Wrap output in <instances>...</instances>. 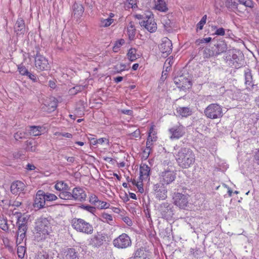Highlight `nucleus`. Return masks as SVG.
I'll return each mask as SVG.
<instances>
[{
  "mask_svg": "<svg viewBox=\"0 0 259 259\" xmlns=\"http://www.w3.org/2000/svg\"><path fill=\"white\" fill-rule=\"evenodd\" d=\"M175 157L178 165L182 168H188L195 162V154L190 148H181L175 153Z\"/></svg>",
  "mask_w": 259,
  "mask_h": 259,
  "instance_id": "nucleus-1",
  "label": "nucleus"
},
{
  "mask_svg": "<svg viewBox=\"0 0 259 259\" xmlns=\"http://www.w3.org/2000/svg\"><path fill=\"white\" fill-rule=\"evenodd\" d=\"M204 114L211 119L221 118L223 116L222 107L217 103L210 104L204 109Z\"/></svg>",
  "mask_w": 259,
  "mask_h": 259,
  "instance_id": "nucleus-2",
  "label": "nucleus"
},
{
  "mask_svg": "<svg viewBox=\"0 0 259 259\" xmlns=\"http://www.w3.org/2000/svg\"><path fill=\"white\" fill-rule=\"evenodd\" d=\"M35 231L41 238H45L46 235H49L51 231V224L47 219L40 218L35 223Z\"/></svg>",
  "mask_w": 259,
  "mask_h": 259,
  "instance_id": "nucleus-3",
  "label": "nucleus"
},
{
  "mask_svg": "<svg viewBox=\"0 0 259 259\" xmlns=\"http://www.w3.org/2000/svg\"><path fill=\"white\" fill-rule=\"evenodd\" d=\"M71 223L72 227L77 231L88 234H91L93 232V226L83 219L74 218Z\"/></svg>",
  "mask_w": 259,
  "mask_h": 259,
  "instance_id": "nucleus-4",
  "label": "nucleus"
},
{
  "mask_svg": "<svg viewBox=\"0 0 259 259\" xmlns=\"http://www.w3.org/2000/svg\"><path fill=\"white\" fill-rule=\"evenodd\" d=\"M176 173L172 170L171 165L168 166L166 168H164L159 175L160 183L163 185H168L171 183L176 179Z\"/></svg>",
  "mask_w": 259,
  "mask_h": 259,
  "instance_id": "nucleus-5",
  "label": "nucleus"
},
{
  "mask_svg": "<svg viewBox=\"0 0 259 259\" xmlns=\"http://www.w3.org/2000/svg\"><path fill=\"white\" fill-rule=\"evenodd\" d=\"M239 55L234 51L229 52L225 58L227 64L231 67L239 68L243 65L242 56L238 52Z\"/></svg>",
  "mask_w": 259,
  "mask_h": 259,
  "instance_id": "nucleus-6",
  "label": "nucleus"
},
{
  "mask_svg": "<svg viewBox=\"0 0 259 259\" xmlns=\"http://www.w3.org/2000/svg\"><path fill=\"white\" fill-rule=\"evenodd\" d=\"M113 245L118 249H125L132 245V240L130 236L122 233L113 240Z\"/></svg>",
  "mask_w": 259,
  "mask_h": 259,
  "instance_id": "nucleus-7",
  "label": "nucleus"
},
{
  "mask_svg": "<svg viewBox=\"0 0 259 259\" xmlns=\"http://www.w3.org/2000/svg\"><path fill=\"white\" fill-rule=\"evenodd\" d=\"M244 84L246 89L249 91H257L259 87L255 80L253 79L251 70L249 68H246L244 71Z\"/></svg>",
  "mask_w": 259,
  "mask_h": 259,
  "instance_id": "nucleus-8",
  "label": "nucleus"
},
{
  "mask_svg": "<svg viewBox=\"0 0 259 259\" xmlns=\"http://www.w3.org/2000/svg\"><path fill=\"white\" fill-rule=\"evenodd\" d=\"M158 209L162 218L167 220H171L174 214L172 204L167 202L162 203Z\"/></svg>",
  "mask_w": 259,
  "mask_h": 259,
  "instance_id": "nucleus-9",
  "label": "nucleus"
},
{
  "mask_svg": "<svg viewBox=\"0 0 259 259\" xmlns=\"http://www.w3.org/2000/svg\"><path fill=\"white\" fill-rule=\"evenodd\" d=\"M34 64L36 70L38 71L48 70L50 68L48 59L40 55L38 52L35 56Z\"/></svg>",
  "mask_w": 259,
  "mask_h": 259,
  "instance_id": "nucleus-10",
  "label": "nucleus"
},
{
  "mask_svg": "<svg viewBox=\"0 0 259 259\" xmlns=\"http://www.w3.org/2000/svg\"><path fill=\"white\" fill-rule=\"evenodd\" d=\"M188 199V195L179 192L175 193L172 196L174 204L181 209H185L187 206L189 202Z\"/></svg>",
  "mask_w": 259,
  "mask_h": 259,
  "instance_id": "nucleus-11",
  "label": "nucleus"
},
{
  "mask_svg": "<svg viewBox=\"0 0 259 259\" xmlns=\"http://www.w3.org/2000/svg\"><path fill=\"white\" fill-rule=\"evenodd\" d=\"M168 132L170 135V139H179L184 135L185 128L181 124L176 125L170 128Z\"/></svg>",
  "mask_w": 259,
  "mask_h": 259,
  "instance_id": "nucleus-12",
  "label": "nucleus"
},
{
  "mask_svg": "<svg viewBox=\"0 0 259 259\" xmlns=\"http://www.w3.org/2000/svg\"><path fill=\"white\" fill-rule=\"evenodd\" d=\"M153 190L156 198L159 200H164L167 197V189L164 185L157 183L154 185Z\"/></svg>",
  "mask_w": 259,
  "mask_h": 259,
  "instance_id": "nucleus-13",
  "label": "nucleus"
},
{
  "mask_svg": "<svg viewBox=\"0 0 259 259\" xmlns=\"http://www.w3.org/2000/svg\"><path fill=\"white\" fill-rule=\"evenodd\" d=\"M45 192L42 190H38L36 195L33 203V207L37 209L44 207L46 204Z\"/></svg>",
  "mask_w": 259,
  "mask_h": 259,
  "instance_id": "nucleus-14",
  "label": "nucleus"
},
{
  "mask_svg": "<svg viewBox=\"0 0 259 259\" xmlns=\"http://www.w3.org/2000/svg\"><path fill=\"white\" fill-rule=\"evenodd\" d=\"M106 241V237L101 232H98L92 236L89 240V245L94 247L101 246Z\"/></svg>",
  "mask_w": 259,
  "mask_h": 259,
  "instance_id": "nucleus-15",
  "label": "nucleus"
},
{
  "mask_svg": "<svg viewBox=\"0 0 259 259\" xmlns=\"http://www.w3.org/2000/svg\"><path fill=\"white\" fill-rule=\"evenodd\" d=\"M153 16L150 15L146 21L143 20L140 22L141 26L144 27L150 33L155 32L157 28Z\"/></svg>",
  "mask_w": 259,
  "mask_h": 259,
  "instance_id": "nucleus-16",
  "label": "nucleus"
},
{
  "mask_svg": "<svg viewBox=\"0 0 259 259\" xmlns=\"http://www.w3.org/2000/svg\"><path fill=\"white\" fill-rule=\"evenodd\" d=\"M71 195L72 200L78 201H83L87 197L85 191L79 187L74 188L72 191Z\"/></svg>",
  "mask_w": 259,
  "mask_h": 259,
  "instance_id": "nucleus-17",
  "label": "nucleus"
},
{
  "mask_svg": "<svg viewBox=\"0 0 259 259\" xmlns=\"http://www.w3.org/2000/svg\"><path fill=\"white\" fill-rule=\"evenodd\" d=\"M172 46L171 41L167 37H164L159 45V49L162 54H166L167 56L171 52Z\"/></svg>",
  "mask_w": 259,
  "mask_h": 259,
  "instance_id": "nucleus-18",
  "label": "nucleus"
},
{
  "mask_svg": "<svg viewBox=\"0 0 259 259\" xmlns=\"http://www.w3.org/2000/svg\"><path fill=\"white\" fill-rule=\"evenodd\" d=\"M175 82L178 88L183 90L189 89L192 86L191 81L183 76L176 77L175 78Z\"/></svg>",
  "mask_w": 259,
  "mask_h": 259,
  "instance_id": "nucleus-19",
  "label": "nucleus"
},
{
  "mask_svg": "<svg viewBox=\"0 0 259 259\" xmlns=\"http://www.w3.org/2000/svg\"><path fill=\"white\" fill-rule=\"evenodd\" d=\"M27 229V226L21 225L18 226L17 237L16 239V243L17 244H22L24 240L26 241V233Z\"/></svg>",
  "mask_w": 259,
  "mask_h": 259,
  "instance_id": "nucleus-20",
  "label": "nucleus"
},
{
  "mask_svg": "<svg viewBox=\"0 0 259 259\" xmlns=\"http://www.w3.org/2000/svg\"><path fill=\"white\" fill-rule=\"evenodd\" d=\"M25 187L26 186L23 182L16 181L11 184V191L14 194H19L21 193H24Z\"/></svg>",
  "mask_w": 259,
  "mask_h": 259,
  "instance_id": "nucleus-21",
  "label": "nucleus"
},
{
  "mask_svg": "<svg viewBox=\"0 0 259 259\" xmlns=\"http://www.w3.org/2000/svg\"><path fill=\"white\" fill-rule=\"evenodd\" d=\"M63 259H79L78 253L74 248L65 249L62 252Z\"/></svg>",
  "mask_w": 259,
  "mask_h": 259,
  "instance_id": "nucleus-22",
  "label": "nucleus"
},
{
  "mask_svg": "<svg viewBox=\"0 0 259 259\" xmlns=\"http://www.w3.org/2000/svg\"><path fill=\"white\" fill-rule=\"evenodd\" d=\"M25 23L22 18H18L14 26L15 32L17 35L24 34L25 32Z\"/></svg>",
  "mask_w": 259,
  "mask_h": 259,
  "instance_id": "nucleus-23",
  "label": "nucleus"
},
{
  "mask_svg": "<svg viewBox=\"0 0 259 259\" xmlns=\"http://www.w3.org/2000/svg\"><path fill=\"white\" fill-rule=\"evenodd\" d=\"M72 15L75 18L79 19L82 16L84 8L81 4L75 3L72 6Z\"/></svg>",
  "mask_w": 259,
  "mask_h": 259,
  "instance_id": "nucleus-24",
  "label": "nucleus"
},
{
  "mask_svg": "<svg viewBox=\"0 0 259 259\" xmlns=\"http://www.w3.org/2000/svg\"><path fill=\"white\" fill-rule=\"evenodd\" d=\"M13 214L17 218V225L21 226H27V222L28 218L24 215V214H22L21 212L19 211H13L12 212Z\"/></svg>",
  "mask_w": 259,
  "mask_h": 259,
  "instance_id": "nucleus-25",
  "label": "nucleus"
},
{
  "mask_svg": "<svg viewBox=\"0 0 259 259\" xmlns=\"http://www.w3.org/2000/svg\"><path fill=\"white\" fill-rule=\"evenodd\" d=\"M150 168L146 164H142L140 167V175L141 179L147 180L149 179Z\"/></svg>",
  "mask_w": 259,
  "mask_h": 259,
  "instance_id": "nucleus-26",
  "label": "nucleus"
},
{
  "mask_svg": "<svg viewBox=\"0 0 259 259\" xmlns=\"http://www.w3.org/2000/svg\"><path fill=\"white\" fill-rule=\"evenodd\" d=\"M149 254L143 249H138L134 253L133 259H150Z\"/></svg>",
  "mask_w": 259,
  "mask_h": 259,
  "instance_id": "nucleus-27",
  "label": "nucleus"
},
{
  "mask_svg": "<svg viewBox=\"0 0 259 259\" xmlns=\"http://www.w3.org/2000/svg\"><path fill=\"white\" fill-rule=\"evenodd\" d=\"M156 9L161 12H166L167 8L165 0H154Z\"/></svg>",
  "mask_w": 259,
  "mask_h": 259,
  "instance_id": "nucleus-28",
  "label": "nucleus"
},
{
  "mask_svg": "<svg viewBox=\"0 0 259 259\" xmlns=\"http://www.w3.org/2000/svg\"><path fill=\"white\" fill-rule=\"evenodd\" d=\"M214 46L217 49L215 52L217 56L225 52L227 49V45L224 41H218Z\"/></svg>",
  "mask_w": 259,
  "mask_h": 259,
  "instance_id": "nucleus-29",
  "label": "nucleus"
},
{
  "mask_svg": "<svg viewBox=\"0 0 259 259\" xmlns=\"http://www.w3.org/2000/svg\"><path fill=\"white\" fill-rule=\"evenodd\" d=\"M177 113L182 117H187L192 114V110L189 107H179L177 109Z\"/></svg>",
  "mask_w": 259,
  "mask_h": 259,
  "instance_id": "nucleus-30",
  "label": "nucleus"
},
{
  "mask_svg": "<svg viewBox=\"0 0 259 259\" xmlns=\"http://www.w3.org/2000/svg\"><path fill=\"white\" fill-rule=\"evenodd\" d=\"M28 130L30 135L37 136L40 135L42 127L40 126H30Z\"/></svg>",
  "mask_w": 259,
  "mask_h": 259,
  "instance_id": "nucleus-31",
  "label": "nucleus"
},
{
  "mask_svg": "<svg viewBox=\"0 0 259 259\" xmlns=\"http://www.w3.org/2000/svg\"><path fill=\"white\" fill-rule=\"evenodd\" d=\"M127 32L130 39L133 40L135 36L136 28L135 25L132 22L129 23L127 27Z\"/></svg>",
  "mask_w": 259,
  "mask_h": 259,
  "instance_id": "nucleus-32",
  "label": "nucleus"
},
{
  "mask_svg": "<svg viewBox=\"0 0 259 259\" xmlns=\"http://www.w3.org/2000/svg\"><path fill=\"white\" fill-rule=\"evenodd\" d=\"M216 55L215 51L212 50L210 47H206L203 52V56L204 58H209Z\"/></svg>",
  "mask_w": 259,
  "mask_h": 259,
  "instance_id": "nucleus-33",
  "label": "nucleus"
},
{
  "mask_svg": "<svg viewBox=\"0 0 259 259\" xmlns=\"http://www.w3.org/2000/svg\"><path fill=\"white\" fill-rule=\"evenodd\" d=\"M162 23L166 31L170 32L172 30V23L167 17H164L162 20Z\"/></svg>",
  "mask_w": 259,
  "mask_h": 259,
  "instance_id": "nucleus-34",
  "label": "nucleus"
},
{
  "mask_svg": "<svg viewBox=\"0 0 259 259\" xmlns=\"http://www.w3.org/2000/svg\"><path fill=\"white\" fill-rule=\"evenodd\" d=\"M101 217L102 218L103 222L108 223L111 225H113L114 224L112 217L110 214L107 213H103Z\"/></svg>",
  "mask_w": 259,
  "mask_h": 259,
  "instance_id": "nucleus-35",
  "label": "nucleus"
},
{
  "mask_svg": "<svg viewBox=\"0 0 259 259\" xmlns=\"http://www.w3.org/2000/svg\"><path fill=\"white\" fill-rule=\"evenodd\" d=\"M136 52L137 50L134 48H131L129 50L127 55L131 61H134L138 58V55H137Z\"/></svg>",
  "mask_w": 259,
  "mask_h": 259,
  "instance_id": "nucleus-36",
  "label": "nucleus"
},
{
  "mask_svg": "<svg viewBox=\"0 0 259 259\" xmlns=\"http://www.w3.org/2000/svg\"><path fill=\"white\" fill-rule=\"evenodd\" d=\"M17 244V254L18 257L19 258H23L24 257L26 252V247L24 245H19V244ZM24 245H25V243H24Z\"/></svg>",
  "mask_w": 259,
  "mask_h": 259,
  "instance_id": "nucleus-37",
  "label": "nucleus"
},
{
  "mask_svg": "<svg viewBox=\"0 0 259 259\" xmlns=\"http://www.w3.org/2000/svg\"><path fill=\"white\" fill-rule=\"evenodd\" d=\"M113 22V19L111 18L107 19H102L100 20V26L102 27H107L110 26Z\"/></svg>",
  "mask_w": 259,
  "mask_h": 259,
  "instance_id": "nucleus-38",
  "label": "nucleus"
},
{
  "mask_svg": "<svg viewBox=\"0 0 259 259\" xmlns=\"http://www.w3.org/2000/svg\"><path fill=\"white\" fill-rule=\"evenodd\" d=\"M55 188L57 190L62 192L67 190L68 185L64 182L60 181L55 184Z\"/></svg>",
  "mask_w": 259,
  "mask_h": 259,
  "instance_id": "nucleus-39",
  "label": "nucleus"
},
{
  "mask_svg": "<svg viewBox=\"0 0 259 259\" xmlns=\"http://www.w3.org/2000/svg\"><path fill=\"white\" fill-rule=\"evenodd\" d=\"M59 197L61 199L64 200H72L71 192H69L64 190L60 193L59 195Z\"/></svg>",
  "mask_w": 259,
  "mask_h": 259,
  "instance_id": "nucleus-40",
  "label": "nucleus"
},
{
  "mask_svg": "<svg viewBox=\"0 0 259 259\" xmlns=\"http://www.w3.org/2000/svg\"><path fill=\"white\" fill-rule=\"evenodd\" d=\"M247 10V8L244 7L242 4H238V5L235 7L234 12L238 15H241L245 13Z\"/></svg>",
  "mask_w": 259,
  "mask_h": 259,
  "instance_id": "nucleus-41",
  "label": "nucleus"
},
{
  "mask_svg": "<svg viewBox=\"0 0 259 259\" xmlns=\"http://www.w3.org/2000/svg\"><path fill=\"white\" fill-rule=\"evenodd\" d=\"M35 259H54V258L46 252H40L38 253Z\"/></svg>",
  "mask_w": 259,
  "mask_h": 259,
  "instance_id": "nucleus-42",
  "label": "nucleus"
},
{
  "mask_svg": "<svg viewBox=\"0 0 259 259\" xmlns=\"http://www.w3.org/2000/svg\"><path fill=\"white\" fill-rule=\"evenodd\" d=\"M0 228L5 231L9 230V227L7 224V220L0 217Z\"/></svg>",
  "mask_w": 259,
  "mask_h": 259,
  "instance_id": "nucleus-43",
  "label": "nucleus"
},
{
  "mask_svg": "<svg viewBox=\"0 0 259 259\" xmlns=\"http://www.w3.org/2000/svg\"><path fill=\"white\" fill-rule=\"evenodd\" d=\"M26 150L31 152H34L36 150L35 142L33 141H27L26 142Z\"/></svg>",
  "mask_w": 259,
  "mask_h": 259,
  "instance_id": "nucleus-44",
  "label": "nucleus"
},
{
  "mask_svg": "<svg viewBox=\"0 0 259 259\" xmlns=\"http://www.w3.org/2000/svg\"><path fill=\"white\" fill-rule=\"evenodd\" d=\"M8 204L9 206L19 207L22 204V201H21L20 198H17L15 200H9Z\"/></svg>",
  "mask_w": 259,
  "mask_h": 259,
  "instance_id": "nucleus-45",
  "label": "nucleus"
},
{
  "mask_svg": "<svg viewBox=\"0 0 259 259\" xmlns=\"http://www.w3.org/2000/svg\"><path fill=\"white\" fill-rule=\"evenodd\" d=\"M110 205L109 203L99 200L96 206L99 209H106L109 208Z\"/></svg>",
  "mask_w": 259,
  "mask_h": 259,
  "instance_id": "nucleus-46",
  "label": "nucleus"
},
{
  "mask_svg": "<svg viewBox=\"0 0 259 259\" xmlns=\"http://www.w3.org/2000/svg\"><path fill=\"white\" fill-rule=\"evenodd\" d=\"M239 3L242 4L246 8H252L253 7V3L252 0H240Z\"/></svg>",
  "mask_w": 259,
  "mask_h": 259,
  "instance_id": "nucleus-47",
  "label": "nucleus"
},
{
  "mask_svg": "<svg viewBox=\"0 0 259 259\" xmlns=\"http://www.w3.org/2000/svg\"><path fill=\"white\" fill-rule=\"evenodd\" d=\"M156 140L154 139V138H152L150 136V133H149V135L148 136V137L147 138V142H146V149H149V150L152 151V145H153V141H155Z\"/></svg>",
  "mask_w": 259,
  "mask_h": 259,
  "instance_id": "nucleus-48",
  "label": "nucleus"
},
{
  "mask_svg": "<svg viewBox=\"0 0 259 259\" xmlns=\"http://www.w3.org/2000/svg\"><path fill=\"white\" fill-rule=\"evenodd\" d=\"M45 200L46 201H52L57 199V197L54 194L45 193Z\"/></svg>",
  "mask_w": 259,
  "mask_h": 259,
  "instance_id": "nucleus-49",
  "label": "nucleus"
},
{
  "mask_svg": "<svg viewBox=\"0 0 259 259\" xmlns=\"http://www.w3.org/2000/svg\"><path fill=\"white\" fill-rule=\"evenodd\" d=\"M207 16L204 15L201 18L199 22L197 24V28L199 30H202L203 28L204 25L206 23Z\"/></svg>",
  "mask_w": 259,
  "mask_h": 259,
  "instance_id": "nucleus-50",
  "label": "nucleus"
},
{
  "mask_svg": "<svg viewBox=\"0 0 259 259\" xmlns=\"http://www.w3.org/2000/svg\"><path fill=\"white\" fill-rule=\"evenodd\" d=\"M214 29H216L214 34L218 36H224L225 35V29L222 27L217 28V26H212Z\"/></svg>",
  "mask_w": 259,
  "mask_h": 259,
  "instance_id": "nucleus-51",
  "label": "nucleus"
},
{
  "mask_svg": "<svg viewBox=\"0 0 259 259\" xmlns=\"http://www.w3.org/2000/svg\"><path fill=\"white\" fill-rule=\"evenodd\" d=\"M99 199L98 197L94 194H92L90 195L89 197V202L96 206V205L98 203Z\"/></svg>",
  "mask_w": 259,
  "mask_h": 259,
  "instance_id": "nucleus-52",
  "label": "nucleus"
},
{
  "mask_svg": "<svg viewBox=\"0 0 259 259\" xmlns=\"http://www.w3.org/2000/svg\"><path fill=\"white\" fill-rule=\"evenodd\" d=\"M18 70L19 73L22 75H27L29 72L26 68L22 65H19L18 66Z\"/></svg>",
  "mask_w": 259,
  "mask_h": 259,
  "instance_id": "nucleus-53",
  "label": "nucleus"
},
{
  "mask_svg": "<svg viewBox=\"0 0 259 259\" xmlns=\"http://www.w3.org/2000/svg\"><path fill=\"white\" fill-rule=\"evenodd\" d=\"M239 1L240 0H230L229 2V7L233 12L235 10V7L239 4Z\"/></svg>",
  "mask_w": 259,
  "mask_h": 259,
  "instance_id": "nucleus-54",
  "label": "nucleus"
},
{
  "mask_svg": "<svg viewBox=\"0 0 259 259\" xmlns=\"http://www.w3.org/2000/svg\"><path fill=\"white\" fill-rule=\"evenodd\" d=\"M80 207L84 210H87L88 211H89L91 213H93L95 211V209H96L95 207L90 206V205H81L80 206Z\"/></svg>",
  "mask_w": 259,
  "mask_h": 259,
  "instance_id": "nucleus-55",
  "label": "nucleus"
},
{
  "mask_svg": "<svg viewBox=\"0 0 259 259\" xmlns=\"http://www.w3.org/2000/svg\"><path fill=\"white\" fill-rule=\"evenodd\" d=\"M117 73H120L121 71L126 70V65L124 64H120L119 65H116L114 67Z\"/></svg>",
  "mask_w": 259,
  "mask_h": 259,
  "instance_id": "nucleus-56",
  "label": "nucleus"
},
{
  "mask_svg": "<svg viewBox=\"0 0 259 259\" xmlns=\"http://www.w3.org/2000/svg\"><path fill=\"white\" fill-rule=\"evenodd\" d=\"M25 134L24 133L18 132L14 135V138L16 140H19L25 138Z\"/></svg>",
  "mask_w": 259,
  "mask_h": 259,
  "instance_id": "nucleus-57",
  "label": "nucleus"
},
{
  "mask_svg": "<svg viewBox=\"0 0 259 259\" xmlns=\"http://www.w3.org/2000/svg\"><path fill=\"white\" fill-rule=\"evenodd\" d=\"M253 159L254 162L259 165V149H256V151L254 153Z\"/></svg>",
  "mask_w": 259,
  "mask_h": 259,
  "instance_id": "nucleus-58",
  "label": "nucleus"
},
{
  "mask_svg": "<svg viewBox=\"0 0 259 259\" xmlns=\"http://www.w3.org/2000/svg\"><path fill=\"white\" fill-rule=\"evenodd\" d=\"M81 87L80 86H76L74 88H71L69 92L71 94H76L78 92L80 91Z\"/></svg>",
  "mask_w": 259,
  "mask_h": 259,
  "instance_id": "nucleus-59",
  "label": "nucleus"
},
{
  "mask_svg": "<svg viewBox=\"0 0 259 259\" xmlns=\"http://www.w3.org/2000/svg\"><path fill=\"white\" fill-rule=\"evenodd\" d=\"M151 150H149V149L145 148L143 152V157L145 159H147L151 152Z\"/></svg>",
  "mask_w": 259,
  "mask_h": 259,
  "instance_id": "nucleus-60",
  "label": "nucleus"
},
{
  "mask_svg": "<svg viewBox=\"0 0 259 259\" xmlns=\"http://www.w3.org/2000/svg\"><path fill=\"white\" fill-rule=\"evenodd\" d=\"M121 113L124 114L132 116L133 114V111L132 110L128 109H121L120 110Z\"/></svg>",
  "mask_w": 259,
  "mask_h": 259,
  "instance_id": "nucleus-61",
  "label": "nucleus"
},
{
  "mask_svg": "<svg viewBox=\"0 0 259 259\" xmlns=\"http://www.w3.org/2000/svg\"><path fill=\"white\" fill-rule=\"evenodd\" d=\"M123 221L129 226H131L133 224L132 220L127 217L123 218Z\"/></svg>",
  "mask_w": 259,
  "mask_h": 259,
  "instance_id": "nucleus-62",
  "label": "nucleus"
},
{
  "mask_svg": "<svg viewBox=\"0 0 259 259\" xmlns=\"http://www.w3.org/2000/svg\"><path fill=\"white\" fill-rule=\"evenodd\" d=\"M96 142L98 143V144H102L105 142H107V144H109V140L106 138H99L96 140Z\"/></svg>",
  "mask_w": 259,
  "mask_h": 259,
  "instance_id": "nucleus-63",
  "label": "nucleus"
},
{
  "mask_svg": "<svg viewBox=\"0 0 259 259\" xmlns=\"http://www.w3.org/2000/svg\"><path fill=\"white\" fill-rule=\"evenodd\" d=\"M27 76H28V77L34 82L37 81V78L35 74H32L29 72L27 74Z\"/></svg>",
  "mask_w": 259,
  "mask_h": 259,
  "instance_id": "nucleus-64",
  "label": "nucleus"
}]
</instances>
